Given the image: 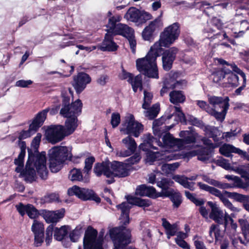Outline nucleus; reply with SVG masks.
I'll return each mask as SVG.
<instances>
[{
	"instance_id": "nucleus-1",
	"label": "nucleus",
	"mask_w": 249,
	"mask_h": 249,
	"mask_svg": "<svg viewBox=\"0 0 249 249\" xmlns=\"http://www.w3.org/2000/svg\"><path fill=\"white\" fill-rule=\"evenodd\" d=\"M180 30L178 23H174L165 28L160 35V38L150 48L146 55L136 60L137 70L149 78L158 79L159 73L156 63L157 58L162 52L161 47H168L179 36Z\"/></svg>"
},
{
	"instance_id": "nucleus-2",
	"label": "nucleus",
	"mask_w": 249,
	"mask_h": 249,
	"mask_svg": "<svg viewBox=\"0 0 249 249\" xmlns=\"http://www.w3.org/2000/svg\"><path fill=\"white\" fill-rule=\"evenodd\" d=\"M28 159L26 162L25 170H23L24 158L25 154L19 153L18 158L14 161L17 165L15 171L21 173L26 181H33L36 178V171L42 179H46L48 171L46 166V158L45 152L33 153L31 149L28 150Z\"/></svg>"
},
{
	"instance_id": "nucleus-3",
	"label": "nucleus",
	"mask_w": 249,
	"mask_h": 249,
	"mask_svg": "<svg viewBox=\"0 0 249 249\" xmlns=\"http://www.w3.org/2000/svg\"><path fill=\"white\" fill-rule=\"evenodd\" d=\"M70 103V98L63 95L60 114L67 118L65 124L68 127V132H73L78 126L77 116L81 112L82 103L80 99L76 100L71 104Z\"/></svg>"
},
{
	"instance_id": "nucleus-4",
	"label": "nucleus",
	"mask_w": 249,
	"mask_h": 249,
	"mask_svg": "<svg viewBox=\"0 0 249 249\" xmlns=\"http://www.w3.org/2000/svg\"><path fill=\"white\" fill-rule=\"evenodd\" d=\"M49 167L53 173H57L63 166L67 160H71L72 157L71 149L64 146H54L49 150Z\"/></svg>"
},
{
	"instance_id": "nucleus-5",
	"label": "nucleus",
	"mask_w": 249,
	"mask_h": 249,
	"mask_svg": "<svg viewBox=\"0 0 249 249\" xmlns=\"http://www.w3.org/2000/svg\"><path fill=\"white\" fill-rule=\"evenodd\" d=\"M208 101L213 108L207 110V112L221 122L225 119L229 107V98L215 96H208Z\"/></svg>"
},
{
	"instance_id": "nucleus-6",
	"label": "nucleus",
	"mask_w": 249,
	"mask_h": 249,
	"mask_svg": "<svg viewBox=\"0 0 249 249\" xmlns=\"http://www.w3.org/2000/svg\"><path fill=\"white\" fill-rule=\"evenodd\" d=\"M126 198L128 202H123L117 206L118 209L121 210L120 219L124 225H126L129 222V213L130 209L129 204L141 207H147L150 205V202L148 199H142L132 196H128Z\"/></svg>"
},
{
	"instance_id": "nucleus-7",
	"label": "nucleus",
	"mask_w": 249,
	"mask_h": 249,
	"mask_svg": "<svg viewBox=\"0 0 249 249\" xmlns=\"http://www.w3.org/2000/svg\"><path fill=\"white\" fill-rule=\"evenodd\" d=\"M111 238L114 240V249H126L130 242V231L123 227H116L110 231Z\"/></svg>"
},
{
	"instance_id": "nucleus-8",
	"label": "nucleus",
	"mask_w": 249,
	"mask_h": 249,
	"mask_svg": "<svg viewBox=\"0 0 249 249\" xmlns=\"http://www.w3.org/2000/svg\"><path fill=\"white\" fill-rule=\"evenodd\" d=\"M143 130V125L136 121L134 115L131 114L126 115L122 127L120 129V131L124 134H132L135 137H138Z\"/></svg>"
},
{
	"instance_id": "nucleus-9",
	"label": "nucleus",
	"mask_w": 249,
	"mask_h": 249,
	"mask_svg": "<svg viewBox=\"0 0 249 249\" xmlns=\"http://www.w3.org/2000/svg\"><path fill=\"white\" fill-rule=\"evenodd\" d=\"M203 143L208 147H201L197 150L191 151L189 154L191 156H197V159L204 162H211V153L213 149L218 146L217 144H214L211 140L204 137L201 139Z\"/></svg>"
},
{
	"instance_id": "nucleus-10",
	"label": "nucleus",
	"mask_w": 249,
	"mask_h": 249,
	"mask_svg": "<svg viewBox=\"0 0 249 249\" xmlns=\"http://www.w3.org/2000/svg\"><path fill=\"white\" fill-rule=\"evenodd\" d=\"M68 131V127L65 126L52 125L46 131L47 139L51 143L55 144L62 141L65 136L73 133Z\"/></svg>"
},
{
	"instance_id": "nucleus-11",
	"label": "nucleus",
	"mask_w": 249,
	"mask_h": 249,
	"mask_svg": "<svg viewBox=\"0 0 249 249\" xmlns=\"http://www.w3.org/2000/svg\"><path fill=\"white\" fill-rule=\"evenodd\" d=\"M97 231L92 228L86 231L84 238V247L85 249H103V235H99L97 238Z\"/></svg>"
},
{
	"instance_id": "nucleus-12",
	"label": "nucleus",
	"mask_w": 249,
	"mask_h": 249,
	"mask_svg": "<svg viewBox=\"0 0 249 249\" xmlns=\"http://www.w3.org/2000/svg\"><path fill=\"white\" fill-rule=\"evenodd\" d=\"M48 111V109H44L39 112L33 121L32 123L30 125L29 129L28 130H23L20 133L18 139L19 140L25 139L34 134L43 124L46 118Z\"/></svg>"
},
{
	"instance_id": "nucleus-13",
	"label": "nucleus",
	"mask_w": 249,
	"mask_h": 249,
	"mask_svg": "<svg viewBox=\"0 0 249 249\" xmlns=\"http://www.w3.org/2000/svg\"><path fill=\"white\" fill-rule=\"evenodd\" d=\"M68 194L69 196L75 195L78 198L84 200H91L97 203H99L101 201L100 198L92 190L80 188L77 186H74L69 188L68 190Z\"/></svg>"
},
{
	"instance_id": "nucleus-14",
	"label": "nucleus",
	"mask_w": 249,
	"mask_h": 249,
	"mask_svg": "<svg viewBox=\"0 0 249 249\" xmlns=\"http://www.w3.org/2000/svg\"><path fill=\"white\" fill-rule=\"evenodd\" d=\"M208 204L211 208L210 218L218 224H224L226 230L228 225V216L230 215L226 213H224L219 207L211 201H209Z\"/></svg>"
},
{
	"instance_id": "nucleus-15",
	"label": "nucleus",
	"mask_w": 249,
	"mask_h": 249,
	"mask_svg": "<svg viewBox=\"0 0 249 249\" xmlns=\"http://www.w3.org/2000/svg\"><path fill=\"white\" fill-rule=\"evenodd\" d=\"M162 26L161 20L160 18H156L150 22L142 33V39L145 41H152L154 38V33Z\"/></svg>"
},
{
	"instance_id": "nucleus-16",
	"label": "nucleus",
	"mask_w": 249,
	"mask_h": 249,
	"mask_svg": "<svg viewBox=\"0 0 249 249\" xmlns=\"http://www.w3.org/2000/svg\"><path fill=\"white\" fill-rule=\"evenodd\" d=\"M91 82L89 75L85 72H79L74 76L72 85L77 93H80Z\"/></svg>"
},
{
	"instance_id": "nucleus-17",
	"label": "nucleus",
	"mask_w": 249,
	"mask_h": 249,
	"mask_svg": "<svg viewBox=\"0 0 249 249\" xmlns=\"http://www.w3.org/2000/svg\"><path fill=\"white\" fill-rule=\"evenodd\" d=\"M185 81H177L175 79V75L171 74L166 75L164 80V86L160 90V95L163 96L165 93H167L169 89L174 88H181L183 86L185 85Z\"/></svg>"
},
{
	"instance_id": "nucleus-18",
	"label": "nucleus",
	"mask_w": 249,
	"mask_h": 249,
	"mask_svg": "<svg viewBox=\"0 0 249 249\" xmlns=\"http://www.w3.org/2000/svg\"><path fill=\"white\" fill-rule=\"evenodd\" d=\"M178 52V49L177 48L172 47L163 52L162 60L163 68L164 70L169 71L171 69Z\"/></svg>"
},
{
	"instance_id": "nucleus-19",
	"label": "nucleus",
	"mask_w": 249,
	"mask_h": 249,
	"mask_svg": "<svg viewBox=\"0 0 249 249\" xmlns=\"http://www.w3.org/2000/svg\"><path fill=\"white\" fill-rule=\"evenodd\" d=\"M112 178L118 177L123 178L129 174V166L126 163L114 161L111 162Z\"/></svg>"
},
{
	"instance_id": "nucleus-20",
	"label": "nucleus",
	"mask_w": 249,
	"mask_h": 249,
	"mask_svg": "<svg viewBox=\"0 0 249 249\" xmlns=\"http://www.w3.org/2000/svg\"><path fill=\"white\" fill-rule=\"evenodd\" d=\"M93 172L97 177H100L103 175L107 178H112L111 162L107 160L96 163L93 168Z\"/></svg>"
},
{
	"instance_id": "nucleus-21",
	"label": "nucleus",
	"mask_w": 249,
	"mask_h": 249,
	"mask_svg": "<svg viewBox=\"0 0 249 249\" xmlns=\"http://www.w3.org/2000/svg\"><path fill=\"white\" fill-rule=\"evenodd\" d=\"M142 140L143 142L139 145V148L144 151H148L151 148L157 149V148L154 145V143H156L158 146L162 145L159 140H157L149 133L143 135Z\"/></svg>"
},
{
	"instance_id": "nucleus-22",
	"label": "nucleus",
	"mask_w": 249,
	"mask_h": 249,
	"mask_svg": "<svg viewBox=\"0 0 249 249\" xmlns=\"http://www.w3.org/2000/svg\"><path fill=\"white\" fill-rule=\"evenodd\" d=\"M122 142L127 150H121L118 153L119 156L125 157L134 153L137 148V143L135 140L128 136L122 140Z\"/></svg>"
},
{
	"instance_id": "nucleus-23",
	"label": "nucleus",
	"mask_w": 249,
	"mask_h": 249,
	"mask_svg": "<svg viewBox=\"0 0 249 249\" xmlns=\"http://www.w3.org/2000/svg\"><path fill=\"white\" fill-rule=\"evenodd\" d=\"M219 152L223 155L230 157L232 155V153H235L239 154V155L243 156L248 160L249 161V155L245 151L241 150L239 148H236L232 145L225 143L219 148Z\"/></svg>"
},
{
	"instance_id": "nucleus-24",
	"label": "nucleus",
	"mask_w": 249,
	"mask_h": 249,
	"mask_svg": "<svg viewBox=\"0 0 249 249\" xmlns=\"http://www.w3.org/2000/svg\"><path fill=\"white\" fill-rule=\"evenodd\" d=\"M113 34L107 32L106 34L105 38L102 44L99 47V48L103 51H115L118 48V45L113 40Z\"/></svg>"
},
{
	"instance_id": "nucleus-25",
	"label": "nucleus",
	"mask_w": 249,
	"mask_h": 249,
	"mask_svg": "<svg viewBox=\"0 0 249 249\" xmlns=\"http://www.w3.org/2000/svg\"><path fill=\"white\" fill-rule=\"evenodd\" d=\"M228 193H236V192H229L227 191H223L222 192L220 191L219 190L216 189L213 195L219 197L220 200L223 202L224 205L230 209L231 211L234 212H239V210L238 208L234 207L232 204L229 201L227 198L231 197L229 196V195Z\"/></svg>"
},
{
	"instance_id": "nucleus-26",
	"label": "nucleus",
	"mask_w": 249,
	"mask_h": 249,
	"mask_svg": "<svg viewBox=\"0 0 249 249\" xmlns=\"http://www.w3.org/2000/svg\"><path fill=\"white\" fill-rule=\"evenodd\" d=\"M136 195L140 196H147L156 198L161 196L156 193V189L152 186H148L145 184L138 186L135 192Z\"/></svg>"
},
{
	"instance_id": "nucleus-27",
	"label": "nucleus",
	"mask_w": 249,
	"mask_h": 249,
	"mask_svg": "<svg viewBox=\"0 0 249 249\" xmlns=\"http://www.w3.org/2000/svg\"><path fill=\"white\" fill-rule=\"evenodd\" d=\"M65 210L61 209L55 211H48L44 214L46 221L48 223H56L59 220L63 217Z\"/></svg>"
},
{
	"instance_id": "nucleus-28",
	"label": "nucleus",
	"mask_w": 249,
	"mask_h": 249,
	"mask_svg": "<svg viewBox=\"0 0 249 249\" xmlns=\"http://www.w3.org/2000/svg\"><path fill=\"white\" fill-rule=\"evenodd\" d=\"M162 146L160 147L169 146L174 147L177 146V148L179 149V144H181L182 141L179 140V139L174 138L171 134H166L162 138Z\"/></svg>"
},
{
	"instance_id": "nucleus-29",
	"label": "nucleus",
	"mask_w": 249,
	"mask_h": 249,
	"mask_svg": "<svg viewBox=\"0 0 249 249\" xmlns=\"http://www.w3.org/2000/svg\"><path fill=\"white\" fill-rule=\"evenodd\" d=\"M134 33L133 29L129 27L127 25L118 23L117 24L113 34L114 35H121L126 37L127 36H129Z\"/></svg>"
},
{
	"instance_id": "nucleus-30",
	"label": "nucleus",
	"mask_w": 249,
	"mask_h": 249,
	"mask_svg": "<svg viewBox=\"0 0 249 249\" xmlns=\"http://www.w3.org/2000/svg\"><path fill=\"white\" fill-rule=\"evenodd\" d=\"M231 197L237 202L243 203L244 208L249 212V196L242 195L239 193H228Z\"/></svg>"
},
{
	"instance_id": "nucleus-31",
	"label": "nucleus",
	"mask_w": 249,
	"mask_h": 249,
	"mask_svg": "<svg viewBox=\"0 0 249 249\" xmlns=\"http://www.w3.org/2000/svg\"><path fill=\"white\" fill-rule=\"evenodd\" d=\"M141 11L135 7H132L128 9L124 17L128 20L138 23Z\"/></svg>"
},
{
	"instance_id": "nucleus-32",
	"label": "nucleus",
	"mask_w": 249,
	"mask_h": 249,
	"mask_svg": "<svg viewBox=\"0 0 249 249\" xmlns=\"http://www.w3.org/2000/svg\"><path fill=\"white\" fill-rule=\"evenodd\" d=\"M69 230V227L68 226H62L60 228H53L54 238L59 241H62L67 235Z\"/></svg>"
},
{
	"instance_id": "nucleus-33",
	"label": "nucleus",
	"mask_w": 249,
	"mask_h": 249,
	"mask_svg": "<svg viewBox=\"0 0 249 249\" xmlns=\"http://www.w3.org/2000/svg\"><path fill=\"white\" fill-rule=\"evenodd\" d=\"M162 225L166 230L168 238L174 236L177 233L178 228L177 224H171L165 218H162Z\"/></svg>"
},
{
	"instance_id": "nucleus-34",
	"label": "nucleus",
	"mask_w": 249,
	"mask_h": 249,
	"mask_svg": "<svg viewBox=\"0 0 249 249\" xmlns=\"http://www.w3.org/2000/svg\"><path fill=\"white\" fill-rule=\"evenodd\" d=\"M170 101L174 104L183 103L185 100V96L181 91L173 90L169 94Z\"/></svg>"
},
{
	"instance_id": "nucleus-35",
	"label": "nucleus",
	"mask_w": 249,
	"mask_h": 249,
	"mask_svg": "<svg viewBox=\"0 0 249 249\" xmlns=\"http://www.w3.org/2000/svg\"><path fill=\"white\" fill-rule=\"evenodd\" d=\"M232 70L234 71V72H236L237 74H240L241 77L243 78V85L240 87L239 88L237 89L235 91V93L237 95H240L241 93L242 90H243L245 87V84L246 82V75L244 72H243L235 64H231L230 65Z\"/></svg>"
},
{
	"instance_id": "nucleus-36",
	"label": "nucleus",
	"mask_w": 249,
	"mask_h": 249,
	"mask_svg": "<svg viewBox=\"0 0 249 249\" xmlns=\"http://www.w3.org/2000/svg\"><path fill=\"white\" fill-rule=\"evenodd\" d=\"M147 110L144 111L145 117L150 120H153L156 117L160 111V105L158 104H154L151 107H148Z\"/></svg>"
},
{
	"instance_id": "nucleus-37",
	"label": "nucleus",
	"mask_w": 249,
	"mask_h": 249,
	"mask_svg": "<svg viewBox=\"0 0 249 249\" xmlns=\"http://www.w3.org/2000/svg\"><path fill=\"white\" fill-rule=\"evenodd\" d=\"M164 193L165 196H171V199L175 207L178 208L181 203V196L179 193H173L172 191H165Z\"/></svg>"
},
{
	"instance_id": "nucleus-38",
	"label": "nucleus",
	"mask_w": 249,
	"mask_h": 249,
	"mask_svg": "<svg viewBox=\"0 0 249 249\" xmlns=\"http://www.w3.org/2000/svg\"><path fill=\"white\" fill-rule=\"evenodd\" d=\"M209 236L212 238V241H213L214 237L215 241L220 240L222 237V231L219 229L218 225L213 224L210 228ZM211 242V241H210Z\"/></svg>"
},
{
	"instance_id": "nucleus-39",
	"label": "nucleus",
	"mask_w": 249,
	"mask_h": 249,
	"mask_svg": "<svg viewBox=\"0 0 249 249\" xmlns=\"http://www.w3.org/2000/svg\"><path fill=\"white\" fill-rule=\"evenodd\" d=\"M205 133L209 137L212 138L213 141L217 142L219 141L218 136L220 135V132L214 126H207L205 127Z\"/></svg>"
},
{
	"instance_id": "nucleus-40",
	"label": "nucleus",
	"mask_w": 249,
	"mask_h": 249,
	"mask_svg": "<svg viewBox=\"0 0 249 249\" xmlns=\"http://www.w3.org/2000/svg\"><path fill=\"white\" fill-rule=\"evenodd\" d=\"M128 83L131 85L133 90L135 92L137 91L138 89H139L140 90L142 89V75L140 74L135 77L133 76Z\"/></svg>"
},
{
	"instance_id": "nucleus-41",
	"label": "nucleus",
	"mask_w": 249,
	"mask_h": 249,
	"mask_svg": "<svg viewBox=\"0 0 249 249\" xmlns=\"http://www.w3.org/2000/svg\"><path fill=\"white\" fill-rule=\"evenodd\" d=\"M157 185L162 190L161 196H164V192L168 191L167 189L173 185L174 182L167 178H162L160 181H157Z\"/></svg>"
},
{
	"instance_id": "nucleus-42",
	"label": "nucleus",
	"mask_w": 249,
	"mask_h": 249,
	"mask_svg": "<svg viewBox=\"0 0 249 249\" xmlns=\"http://www.w3.org/2000/svg\"><path fill=\"white\" fill-rule=\"evenodd\" d=\"M178 166L179 164L178 162L172 164L163 163L160 167L161 174L165 175H168L172 171H175Z\"/></svg>"
},
{
	"instance_id": "nucleus-43",
	"label": "nucleus",
	"mask_w": 249,
	"mask_h": 249,
	"mask_svg": "<svg viewBox=\"0 0 249 249\" xmlns=\"http://www.w3.org/2000/svg\"><path fill=\"white\" fill-rule=\"evenodd\" d=\"M69 179L72 181H81L83 179V175L80 169L73 168L71 169L69 175Z\"/></svg>"
},
{
	"instance_id": "nucleus-44",
	"label": "nucleus",
	"mask_w": 249,
	"mask_h": 249,
	"mask_svg": "<svg viewBox=\"0 0 249 249\" xmlns=\"http://www.w3.org/2000/svg\"><path fill=\"white\" fill-rule=\"evenodd\" d=\"M120 20L121 17L119 16H113L109 18L108 24L107 25V27L109 28L107 32H110V33L113 34L117 24L116 23L120 21Z\"/></svg>"
},
{
	"instance_id": "nucleus-45",
	"label": "nucleus",
	"mask_w": 249,
	"mask_h": 249,
	"mask_svg": "<svg viewBox=\"0 0 249 249\" xmlns=\"http://www.w3.org/2000/svg\"><path fill=\"white\" fill-rule=\"evenodd\" d=\"M31 231L34 234L44 233L43 224L41 222L35 220L31 227Z\"/></svg>"
},
{
	"instance_id": "nucleus-46",
	"label": "nucleus",
	"mask_w": 249,
	"mask_h": 249,
	"mask_svg": "<svg viewBox=\"0 0 249 249\" xmlns=\"http://www.w3.org/2000/svg\"><path fill=\"white\" fill-rule=\"evenodd\" d=\"M239 31H234V37L235 38L241 37L243 36L246 31L249 30V23L243 20L240 23V28Z\"/></svg>"
},
{
	"instance_id": "nucleus-47",
	"label": "nucleus",
	"mask_w": 249,
	"mask_h": 249,
	"mask_svg": "<svg viewBox=\"0 0 249 249\" xmlns=\"http://www.w3.org/2000/svg\"><path fill=\"white\" fill-rule=\"evenodd\" d=\"M238 222L245 238H249V223L248 221L246 219H239Z\"/></svg>"
},
{
	"instance_id": "nucleus-48",
	"label": "nucleus",
	"mask_w": 249,
	"mask_h": 249,
	"mask_svg": "<svg viewBox=\"0 0 249 249\" xmlns=\"http://www.w3.org/2000/svg\"><path fill=\"white\" fill-rule=\"evenodd\" d=\"M218 62L222 65H226L228 67H230L231 69L227 68L226 66H224L223 68H222V70L220 71H222L223 72L224 74L225 75L226 77L228 76V75H230L231 73H233L232 71H234L232 68H231L230 65L231 64L229 63L228 62L226 61L225 60L223 59H218ZM231 64H235L234 63H231Z\"/></svg>"
},
{
	"instance_id": "nucleus-49",
	"label": "nucleus",
	"mask_w": 249,
	"mask_h": 249,
	"mask_svg": "<svg viewBox=\"0 0 249 249\" xmlns=\"http://www.w3.org/2000/svg\"><path fill=\"white\" fill-rule=\"evenodd\" d=\"M165 121L163 117L155 120L153 123V129L154 134L158 137L160 135V132L159 131V126L161 125Z\"/></svg>"
},
{
	"instance_id": "nucleus-50",
	"label": "nucleus",
	"mask_w": 249,
	"mask_h": 249,
	"mask_svg": "<svg viewBox=\"0 0 249 249\" xmlns=\"http://www.w3.org/2000/svg\"><path fill=\"white\" fill-rule=\"evenodd\" d=\"M153 98V94L149 92L144 91L143 103L142 107L143 109H147L149 107Z\"/></svg>"
},
{
	"instance_id": "nucleus-51",
	"label": "nucleus",
	"mask_w": 249,
	"mask_h": 249,
	"mask_svg": "<svg viewBox=\"0 0 249 249\" xmlns=\"http://www.w3.org/2000/svg\"><path fill=\"white\" fill-rule=\"evenodd\" d=\"M179 140L182 141V143L181 144H179V149L183 148L184 145L186 144H191L195 143L196 141V137L194 136V134L191 133V132L189 133V135H188V136L186 137L184 139Z\"/></svg>"
},
{
	"instance_id": "nucleus-52",
	"label": "nucleus",
	"mask_w": 249,
	"mask_h": 249,
	"mask_svg": "<svg viewBox=\"0 0 249 249\" xmlns=\"http://www.w3.org/2000/svg\"><path fill=\"white\" fill-rule=\"evenodd\" d=\"M226 79L229 86L235 87L239 85V77L235 74L231 73L226 77Z\"/></svg>"
},
{
	"instance_id": "nucleus-53",
	"label": "nucleus",
	"mask_w": 249,
	"mask_h": 249,
	"mask_svg": "<svg viewBox=\"0 0 249 249\" xmlns=\"http://www.w3.org/2000/svg\"><path fill=\"white\" fill-rule=\"evenodd\" d=\"M147 152L146 158L147 162L151 164L154 161L159 159L160 155V153L159 152H153L149 150Z\"/></svg>"
},
{
	"instance_id": "nucleus-54",
	"label": "nucleus",
	"mask_w": 249,
	"mask_h": 249,
	"mask_svg": "<svg viewBox=\"0 0 249 249\" xmlns=\"http://www.w3.org/2000/svg\"><path fill=\"white\" fill-rule=\"evenodd\" d=\"M53 231V226L50 225L46 230L45 243L46 245L49 246L52 240V235Z\"/></svg>"
},
{
	"instance_id": "nucleus-55",
	"label": "nucleus",
	"mask_w": 249,
	"mask_h": 249,
	"mask_svg": "<svg viewBox=\"0 0 249 249\" xmlns=\"http://www.w3.org/2000/svg\"><path fill=\"white\" fill-rule=\"evenodd\" d=\"M95 161V158L93 157H89L86 159L85 160V167L84 172L88 174L91 170L92 164Z\"/></svg>"
},
{
	"instance_id": "nucleus-56",
	"label": "nucleus",
	"mask_w": 249,
	"mask_h": 249,
	"mask_svg": "<svg viewBox=\"0 0 249 249\" xmlns=\"http://www.w3.org/2000/svg\"><path fill=\"white\" fill-rule=\"evenodd\" d=\"M232 184L234 187L245 189L249 186V180L245 182L240 178L236 177Z\"/></svg>"
},
{
	"instance_id": "nucleus-57",
	"label": "nucleus",
	"mask_w": 249,
	"mask_h": 249,
	"mask_svg": "<svg viewBox=\"0 0 249 249\" xmlns=\"http://www.w3.org/2000/svg\"><path fill=\"white\" fill-rule=\"evenodd\" d=\"M34 245L35 247H38L42 245L44 241V233L34 234Z\"/></svg>"
},
{
	"instance_id": "nucleus-58",
	"label": "nucleus",
	"mask_w": 249,
	"mask_h": 249,
	"mask_svg": "<svg viewBox=\"0 0 249 249\" xmlns=\"http://www.w3.org/2000/svg\"><path fill=\"white\" fill-rule=\"evenodd\" d=\"M27 210L26 213L30 218L34 219L38 216V211L33 205L30 204Z\"/></svg>"
},
{
	"instance_id": "nucleus-59",
	"label": "nucleus",
	"mask_w": 249,
	"mask_h": 249,
	"mask_svg": "<svg viewBox=\"0 0 249 249\" xmlns=\"http://www.w3.org/2000/svg\"><path fill=\"white\" fill-rule=\"evenodd\" d=\"M121 121L120 115L118 113H113L111 114V124L113 128H115L119 124Z\"/></svg>"
},
{
	"instance_id": "nucleus-60",
	"label": "nucleus",
	"mask_w": 249,
	"mask_h": 249,
	"mask_svg": "<svg viewBox=\"0 0 249 249\" xmlns=\"http://www.w3.org/2000/svg\"><path fill=\"white\" fill-rule=\"evenodd\" d=\"M134 33L132 34L129 36H127L126 38L127 39V41L128 42L130 49L133 53H135L136 52V40L135 39L134 37Z\"/></svg>"
},
{
	"instance_id": "nucleus-61",
	"label": "nucleus",
	"mask_w": 249,
	"mask_h": 249,
	"mask_svg": "<svg viewBox=\"0 0 249 249\" xmlns=\"http://www.w3.org/2000/svg\"><path fill=\"white\" fill-rule=\"evenodd\" d=\"M152 15L145 11H141V15L140 16V20H139L138 24H142L146 22L147 20L152 19Z\"/></svg>"
},
{
	"instance_id": "nucleus-62",
	"label": "nucleus",
	"mask_w": 249,
	"mask_h": 249,
	"mask_svg": "<svg viewBox=\"0 0 249 249\" xmlns=\"http://www.w3.org/2000/svg\"><path fill=\"white\" fill-rule=\"evenodd\" d=\"M29 206H30V204L24 205L22 203H19L16 205V208L19 213L23 216L27 213Z\"/></svg>"
},
{
	"instance_id": "nucleus-63",
	"label": "nucleus",
	"mask_w": 249,
	"mask_h": 249,
	"mask_svg": "<svg viewBox=\"0 0 249 249\" xmlns=\"http://www.w3.org/2000/svg\"><path fill=\"white\" fill-rule=\"evenodd\" d=\"M197 185L201 190L207 191L213 195L217 189L201 182H198Z\"/></svg>"
},
{
	"instance_id": "nucleus-64",
	"label": "nucleus",
	"mask_w": 249,
	"mask_h": 249,
	"mask_svg": "<svg viewBox=\"0 0 249 249\" xmlns=\"http://www.w3.org/2000/svg\"><path fill=\"white\" fill-rule=\"evenodd\" d=\"M175 111L174 113L175 115L178 117L177 122H182L185 120L184 114L182 112L181 108L179 107H174Z\"/></svg>"
}]
</instances>
